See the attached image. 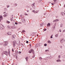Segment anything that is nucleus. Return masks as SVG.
Wrapping results in <instances>:
<instances>
[{"label":"nucleus","instance_id":"nucleus-41","mask_svg":"<svg viewBox=\"0 0 65 65\" xmlns=\"http://www.w3.org/2000/svg\"><path fill=\"white\" fill-rule=\"evenodd\" d=\"M58 58H60V55L59 56Z\"/></svg>","mask_w":65,"mask_h":65},{"label":"nucleus","instance_id":"nucleus-36","mask_svg":"<svg viewBox=\"0 0 65 65\" xmlns=\"http://www.w3.org/2000/svg\"><path fill=\"white\" fill-rule=\"evenodd\" d=\"M19 54H21V52H20V51L19 52Z\"/></svg>","mask_w":65,"mask_h":65},{"label":"nucleus","instance_id":"nucleus-45","mask_svg":"<svg viewBox=\"0 0 65 65\" xmlns=\"http://www.w3.org/2000/svg\"><path fill=\"white\" fill-rule=\"evenodd\" d=\"M25 15H28L27 14H25Z\"/></svg>","mask_w":65,"mask_h":65},{"label":"nucleus","instance_id":"nucleus-24","mask_svg":"<svg viewBox=\"0 0 65 65\" xmlns=\"http://www.w3.org/2000/svg\"><path fill=\"white\" fill-rule=\"evenodd\" d=\"M39 59L40 60H42V58L41 57H40Z\"/></svg>","mask_w":65,"mask_h":65},{"label":"nucleus","instance_id":"nucleus-60","mask_svg":"<svg viewBox=\"0 0 65 65\" xmlns=\"http://www.w3.org/2000/svg\"><path fill=\"white\" fill-rule=\"evenodd\" d=\"M53 35H51V36H52V37H53Z\"/></svg>","mask_w":65,"mask_h":65},{"label":"nucleus","instance_id":"nucleus-39","mask_svg":"<svg viewBox=\"0 0 65 65\" xmlns=\"http://www.w3.org/2000/svg\"><path fill=\"white\" fill-rule=\"evenodd\" d=\"M9 7V5H8L7 6V8H8V7Z\"/></svg>","mask_w":65,"mask_h":65},{"label":"nucleus","instance_id":"nucleus-61","mask_svg":"<svg viewBox=\"0 0 65 65\" xmlns=\"http://www.w3.org/2000/svg\"><path fill=\"white\" fill-rule=\"evenodd\" d=\"M55 21L56 22H57V20H55Z\"/></svg>","mask_w":65,"mask_h":65},{"label":"nucleus","instance_id":"nucleus-47","mask_svg":"<svg viewBox=\"0 0 65 65\" xmlns=\"http://www.w3.org/2000/svg\"><path fill=\"white\" fill-rule=\"evenodd\" d=\"M9 54H10V51H9Z\"/></svg>","mask_w":65,"mask_h":65},{"label":"nucleus","instance_id":"nucleus-31","mask_svg":"<svg viewBox=\"0 0 65 65\" xmlns=\"http://www.w3.org/2000/svg\"><path fill=\"white\" fill-rule=\"evenodd\" d=\"M46 13H44V15H46Z\"/></svg>","mask_w":65,"mask_h":65},{"label":"nucleus","instance_id":"nucleus-57","mask_svg":"<svg viewBox=\"0 0 65 65\" xmlns=\"http://www.w3.org/2000/svg\"><path fill=\"white\" fill-rule=\"evenodd\" d=\"M62 61H65V60H64V59H62Z\"/></svg>","mask_w":65,"mask_h":65},{"label":"nucleus","instance_id":"nucleus-62","mask_svg":"<svg viewBox=\"0 0 65 65\" xmlns=\"http://www.w3.org/2000/svg\"><path fill=\"white\" fill-rule=\"evenodd\" d=\"M55 28V26H54V27L53 28Z\"/></svg>","mask_w":65,"mask_h":65},{"label":"nucleus","instance_id":"nucleus-9","mask_svg":"<svg viewBox=\"0 0 65 65\" xmlns=\"http://www.w3.org/2000/svg\"><path fill=\"white\" fill-rule=\"evenodd\" d=\"M39 45V44H37L36 45V47H37Z\"/></svg>","mask_w":65,"mask_h":65},{"label":"nucleus","instance_id":"nucleus-53","mask_svg":"<svg viewBox=\"0 0 65 65\" xmlns=\"http://www.w3.org/2000/svg\"><path fill=\"white\" fill-rule=\"evenodd\" d=\"M50 38H53V37L52 36H51Z\"/></svg>","mask_w":65,"mask_h":65},{"label":"nucleus","instance_id":"nucleus-2","mask_svg":"<svg viewBox=\"0 0 65 65\" xmlns=\"http://www.w3.org/2000/svg\"><path fill=\"white\" fill-rule=\"evenodd\" d=\"M32 52V53H33V54H34V50H33L32 49H31L29 51V53H31V52Z\"/></svg>","mask_w":65,"mask_h":65},{"label":"nucleus","instance_id":"nucleus-37","mask_svg":"<svg viewBox=\"0 0 65 65\" xmlns=\"http://www.w3.org/2000/svg\"><path fill=\"white\" fill-rule=\"evenodd\" d=\"M45 51H46H46H49V50H45Z\"/></svg>","mask_w":65,"mask_h":65},{"label":"nucleus","instance_id":"nucleus-22","mask_svg":"<svg viewBox=\"0 0 65 65\" xmlns=\"http://www.w3.org/2000/svg\"><path fill=\"white\" fill-rule=\"evenodd\" d=\"M6 23H10V22L8 21H6Z\"/></svg>","mask_w":65,"mask_h":65},{"label":"nucleus","instance_id":"nucleus-13","mask_svg":"<svg viewBox=\"0 0 65 65\" xmlns=\"http://www.w3.org/2000/svg\"><path fill=\"white\" fill-rule=\"evenodd\" d=\"M58 34H56L55 35V37H58Z\"/></svg>","mask_w":65,"mask_h":65},{"label":"nucleus","instance_id":"nucleus-16","mask_svg":"<svg viewBox=\"0 0 65 65\" xmlns=\"http://www.w3.org/2000/svg\"><path fill=\"white\" fill-rule=\"evenodd\" d=\"M25 59L26 61H28V57H26L25 58Z\"/></svg>","mask_w":65,"mask_h":65},{"label":"nucleus","instance_id":"nucleus-32","mask_svg":"<svg viewBox=\"0 0 65 65\" xmlns=\"http://www.w3.org/2000/svg\"><path fill=\"white\" fill-rule=\"evenodd\" d=\"M58 62H61V60L59 59L58 60Z\"/></svg>","mask_w":65,"mask_h":65},{"label":"nucleus","instance_id":"nucleus-30","mask_svg":"<svg viewBox=\"0 0 65 65\" xmlns=\"http://www.w3.org/2000/svg\"><path fill=\"white\" fill-rule=\"evenodd\" d=\"M15 24L16 25H18V23H17V22H15Z\"/></svg>","mask_w":65,"mask_h":65},{"label":"nucleus","instance_id":"nucleus-34","mask_svg":"<svg viewBox=\"0 0 65 65\" xmlns=\"http://www.w3.org/2000/svg\"><path fill=\"white\" fill-rule=\"evenodd\" d=\"M12 52H14V51L13 50V48L12 49Z\"/></svg>","mask_w":65,"mask_h":65},{"label":"nucleus","instance_id":"nucleus-40","mask_svg":"<svg viewBox=\"0 0 65 65\" xmlns=\"http://www.w3.org/2000/svg\"><path fill=\"white\" fill-rule=\"evenodd\" d=\"M61 13L62 14H63V13H63V12H61Z\"/></svg>","mask_w":65,"mask_h":65},{"label":"nucleus","instance_id":"nucleus-26","mask_svg":"<svg viewBox=\"0 0 65 65\" xmlns=\"http://www.w3.org/2000/svg\"><path fill=\"white\" fill-rule=\"evenodd\" d=\"M50 23H48L47 24V26H50Z\"/></svg>","mask_w":65,"mask_h":65},{"label":"nucleus","instance_id":"nucleus-43","mask_svg":"<svg viewBox=\"0 0 65 65\" xmlns=\"http://www.w3.org/2000/svg\"><path fill=\"white\" fill-rule=\"evenodd\" d=\"M27 12H29V10H27Z\"/></svg>","mask_w":65,"mask_h":65},{"label":"nucleus","instance_id":"nucleus-7","mask_svg":"<svg viewBox=\"0 0 65 65\" xmlns=\"http://www.w3.org/2000/svg\"><path fill=\"white\" fill-rule=\"evenodd\" d=\"M22 22L23 23L25 22V19H22Z\"/></svg>","mask_w":65,"mask_h":65},{"label":"nucleus","instance_id":"nucleus-59","mask_svg":"<svg viewBox=\"0 0 65 65\" xmlns=\"http://www.w3.org/2000/svg\"><path fill=\"white\" fill-rule=\"evenodd\" d=\"M30 46H31V44H30Z\"/></svg>","mask_w":65,"mask_h":65},{"label":"nucleus","instance_id":"nucleus-8","mask_svg":"<svg viewBox=\"0 0 65 65\" xmlns=\"http://www.w3.org/2000/svg\"><path fill=\"white\" fill-rule=\"evenodd\" d=\"M8 15L7 13H6V14H5L4 15V17H6Z\"/></svg>","mask_w":65,"mask_h":65},{"label":"nucleus","instance_id":"nucleus-23","mask_svg":"<svg viewBox=\"0 0 65 65\" xmlns=\"http://www.w3.org/2000/svg\"><path fill=\"white\" fill-rule=\"evenodd\" d=\"M44 45L45 46H46L47 45V44H44Z\"/></svg>","mask_w":65,"mask_h":65},{"label":"nucleus","instance_id":"nucleus-28","mask_svg":"<svg viewBox=\"0 0 65 65\" xmlns=\"http://www.w3.org/2000/svg\"><path fill=\"white\" fill-rule=\"evenodd\" d=\"M25 32V30H22V32H23V33H24Z\"/></svg>","mask_w":65,"mask_h":65},{"label":"nucleus","instance_id":"nucleus-6","mask_svg":"<svg viewBox=\"0 0 65 65\" xmlns=\"http://www.w3.org/2000/svg\"><path fill=\"white\" fill-rule=\"evenodd\" d=\"M2 18H3V17H2L1 15L0 16V19H2ZM1 20H2V19H0V22L1 21Z\"/></svg>","mask_w":65,"mask_h":65},{"label":"nucleus","instance_id":"nucleus-56","mask_svg":"<svg viewBox=\"0 0 65 65\" xmlns=\"http://www.w3.org/2000/svg\"><path fill=\"white\" fill-rule=\"evenodd\" d=\"M0 45H2V43H0Z\"/></svg>","mask_w":65,"mask_h":65},{"label":"nucleus","instance_id":"nucleus-50","mask_svg":"<svg viewBox=\"0 0 65 65\" xmlns=\"http://www.w3.org/2000/svg\"><path fill=\"white\" fill-rule=\"evenodd\" d=\"M59 31L60 32H61V29H60L59 30Z\"/></svg>","mask_w":65,"mask_h":65},{"label":"nucleus","instance_id":"nucleus-17","mask_svg":"<svg viewBox=\"0 0 65 65\" xmlns=\"http://www.w3.org/2000/svg\"><path fill=\"white\" fill-rule=\"evenodd\" d=\"M4 42H6V44L7 45V44H8V42H5V41Z\"/></svg>","mask_w":65,"mask_h":65},{"label":"nucleus","instance_id":"nucleus-15","mask_svg":"<svg viewBox=\"0 0 65 65\" xmlns=\"http://www.w3.org/2000/svg\"><path fill=\"white\" fill-rule=\"evenodd\" d=\"M47 42L48 43H51V41H48Z\"/></svg>","mask_w":65,"mask_h":65},{"label":"nucleus","instance_id":"nucleus-64","mask_svg":"<svg viewBox=\"0 0 65 65\" xmlns=\"http://www.w3.org/2000/svg\"><path fill=\"white\" fill-rule=\"evenodd\" d=\"M37 36H38V35H37Z\"/></svg>","mask_w":65,"mask_h":65},{"label":"nucleus","instance_id":"nucleus-58","mask_svg":"<svg viewBox=\"0 0 65 65\" xmlns=\"http://www.w3.org/2000/svg\"><path fill=\"white\" fill-rule=\"evenodd\" d=\"M44 31H46V29H44Z\"/></svg>","mask_w":65,"mask_h":65},{"label":"nucleus","instance_id":"nucleus-38","mask_svg":"<svg viewBox=\"0 0 65 65\" xmlns=\"http://www.w3.org/2000/svg\"><path fill=\"white\" fill-rule=\"evenodd\" d=\"M26 43H29V42H28V41H26Z\"/></svg>","mask_w":65,"mask_h":65},{"label":"nucleus","instance_id":"nucleus-48","mask_svg":"<svg viewBox=\"0 0 65 65\" xmlns=\"http://www.w3.org/2000/svg\"><path fill=\"white\" fill-rule=\"evenodd\" d=\"M35 57V56H33L32 57V58H34Z\"/></svg>","mask_w":65,"mask_h":65},{"label":"nucleus","instance_id":"nucleus-18","mask_svg":"<svg viewBox=\"0 0 65 65\" xmlns=\"http://www.w3.org/2000/svg\"><path fill=\"white\" fill-rule=\"evenodd\" d=\"M32 6L33 8H34V9H35V6H33V5H32Z\"/></svg>","mask_w":65,"mask_h":65},{"label":"nucleus","instance_id":"nucleus-29","mask_svg":"<svg viewBox=\"0 0 65 65\" xmlns=\"http://www.w3.org/2000/svg\"><path fill=\"white\" fill-rule=\"evenodd\" d=\"M6 45H7L6 44H4V46H6Z\"/></svg>","mask_w":65,"mask_h":65},{"label":"nucleus","instance_id":"nucleus-3","mask_svg":"<svg viewBox=\"0 0 65 65\" xmlns=\"http://www.w3.org/2000/svg\"><path fill=\"white\" fill-rule=\"evenodd\" d=\"M16 41H13V47H14L15 46V44H16Z\"/></svg>","mask_w":65,"mask_h":65},{"label":"nucleus","instance_id":"nucleus-51","mask_svg":"<svg viewBox=\"0 0 65 65\" xmlns=\"http://www.w3.org/2000/svg\"><path fill=\"white\" fill-rule=\"evenodd\" d=\"M56 62H59V60H56Z\"/></svg>","mask_w":65,"mask_h":65},{"label":"nucleus","instance_id":"nucleus-42","mask_svg":"<svg viewBox=\"0 0 65 65\" xmlns=\"http://www.w3.org/2000/svg\"><path fill=\"white\" fill-rule=\"evenodd\" d=\"M56 22V20H53V22Z\"/></svg>","mask_w":65,"mask_h":65},{"label":"nucleus","instance_id":"nucleus-5","mask_svg":"<svg viewBox=\"0 0 65 65\" xmlns=\"http://www.w3.org/2000/svg\"><path fill=\"white\" fill-rule=\"evenodd\" d=\"M7 34L8 35H11V32H7Z\"/></svg>","mask_w":65,"mask_h":65},{"label":"nucleus","instance_id":"nucleus-11","mask_svg":"<svg viewBox=\"0 0 65 65\" xmlns=\"http://www.w3.org/2000/svg\"><path fill=\"white\" fill-rule=\"evenodd\" d=\"M63 41H64V40L62 39L61 40V43H63Z\"/></svg>","mask_w":65,"mask_h":65},{"label":"nucleus","instance_id":"nucleus-54","mask_svg":"<svg viewBox=\"0 0 65 65\" xmlns=\"http://www.w3.org/2000/svg\"><path fill=\"white\" fill-rule=\"evenodd\" d=\"M6 13V12H5L3 13L4 14H5Z\"/></svg>","mask_w":65,"mask_h":65},{"label":"nucleus","instance_id":"nucleus-20","mask_svg":"<svg viewBox=\"0 0 65 65\" xmlns=\"http://www.w3.org/2000/svg\"><path fill=\"white\" fill-rule=\"evenodd\" d=\"M15 53L16 54H18V51H16Z\"/></svg>","mask_w":65,"mask_h":65},{"label":"nucleus","instance_id":"nucleus-4","mask_svg":"<svg viewBox=\"0 0 65 65\" xmlns=\"http://www.w3.org/2000/svg\"><path fill=\"white\" fill-rule=\"evenodd\" d=\"M15 35H12V40H14V38H15Z\"/></svg>","mask_w":65,"mask_h":65},{"label":"nucleus","instance_id":"nucleus-35","mask_svg":"<svg viewBox=\"0 0 65 65\" xmlns=\"http://www.w3.org/2000/svg\"><path fill=\"white\" fill-rule=\"evenodd\" d=\"M35 3H34L32 5H33V6H35Z\"/></svg>","mask_w":65,"mask_h":65},{"label":"nucleus","instance_id":"nucleus-12","mask_svg":"<svg viewBox=\"0 0 65 65\" xmlns=\"http://www.w3.org/2000/svg\"><path fill=\"white\" fill-rule=\"evenodd\" d=\"M17 5H18V4L16 3H15L14 4V6H17Z\"/></svg>","mask_w":65,"mask_h":65},{"label":"nucleus","instance_id":"nucleus-55","mask_svg":"<svg viewBox=\"0 0 65 65\" xmlns=\"http://www.w3.org/2000/svg\"><path fill=\"white\" fill-rule=\"evenodd\" d=\"M53 1H54L55 2H56V1H57V0H53Z\"/></svg>","mask_w":65,"mask_h":65},{"label":"nucleus","instance_id":"nucleus-10","mask_svg":"<svg viewBox=\"0 0 65 65\" xmlns=\"http://www.w3.org/2000/svg\"><path fill=\"white\" fill-rule=\"evenodd\" d=\"M43 23H41L40 24V27H42V26H43Z\"/></svg>","mask_w":65,"mask_h":65},{"label":"nucleus","instance_id":"nucleus-14","mask_svg":"<svg viewBox=\"0 0 65 65\" xmlns=\"http://www.w3.org/2000/svg\"><path fill=\"white\" fill-rule=\"evenodd\" d=\"M13 20V16L11 17V20L12 21Z\"/></svg>","mask_w":65,"mask_h":65},{"label":"nucleus","instance_id":"nucleus-44","mask_svg":"<svg viewBox=\"0 0 65 65\" xmlns=\"http://www.w3.org/2000/svg\"><path fill=\"white\" fill-rule=\"evenodd\" d=\"M65 29H64L63 31V32H65Z\"/></svg>","mask_w":65,"mask_h":65},{"label":"nucleus","instance_id":"nucleus-19","mask_svg":"<svg viewBox=\"0 0 65 65\" xmlns=\"http://www.w3.org/2000/svg\"><path fill=\"white\" fill-rule=\"evenodd\" d=\"M12 28H12V29H15V26H12Z\"/></svg>","mask_w":65,"mask_h":65},{"label":"nucleus","instance_id":"nucleus-25","mask_svg":"<svg viewBox=\"0 0 65 65\" xmlns=\"http://www.w3.org/2000/svg\"><path fill=\"white\" fill-rule=\"evenodd\" d=\"M0 29H1V30H2L3 29V28L2 27H0Z\"/></svg>","mask_w":65,"mask_h":65},{"label":"nucleus","instance_id":"nucleus-33","mask_svg":"<svg viewBox=\"0 0 65 65\" xmlns=\"http://www.w3.org/2000/svg\"><path fill=\"white\" fill-rule=\"evenodd\" d=\"M35 10H32V11L33 12H35Z\"/></svg>","mask_w":65,"mask_h":65},{"label":"nucleus","instance_id":"nucleus-63","mask_svg":"<svg viewBox=\"0 0 65 65\" xmlns=\"http://www.w3.org/2000/svg\"><path fill=\"white\" fill-rule=\"evenodd\" d=\"M64 7H65V4L64 5Z\"/></svg>","mask_w":65,"mask_h":65},{"label":"nucleus","instance_id":"nucleus-46","mask_svg":"<svg viewBox=\"0 0 65 65\" xmlns=\"http://www.w3.org/2000/svg\"><path fill=\"white\" fill-rule=\"evenodd\" d=\"M51 4H52V5H54V3H51Z\"/></svg>","mask_w":65,"mask_h":65},{"label":"nucleus","instance_id":"nucleus-49","mask_svg":"<svg viewBox=\"0 0 65 65\" xmlns=\"http://www.w3.org/2000/svg\"><path fill=\"white\" fill-rule=\"evenodd\" d=\"M49 55H50V56H49V57L50 58H51V55L50 54H49Z\"/></svg>","mask_w":65,"mask_h":65},{"label":"nucleus","instance_id":"nucleus-27","mask_svg":"<svg viewBox=\"0 0 65 65\" xmlns=\"http://www.w3.org/2000/svg\"><path fill=\"white\" fill-rule=\"evenodd\" d=\"M37 11H35L34 13H37Z\"/></svg>","mask_w":65,"mask_h":65},{"label":"nucleus","instance_id":"nucleus-52","mask_svg":"<svg viewBox=\"0 0 65 65\" xmlns=\"http://www.w3.org/2000/svg\"><path fill=\"white\" fill-rule=\"evenodd\" d=\"M56 20H57V21H59V19H57Z\"/></svg>","mask_w":65,"mask_h":65},{"label":"nucleus","instance_id":"nucleus-21","mask_svg":"<svg viewBox=\"0 0 65 65\" xmlns=\"http://www.w3.org/2000/svg\"><path fill=\"white\" fill-rule=\"evenodd\" d=\"M62 24H60V27H62L63 26L62 25Z\"/></svg>","mask_w":65,"mask_h":65},{"label":"nucleus","instance_id":"nucleus-1","mask_svg":"<svg viewBox=\"0 0 65 65\" xmlns=\"http://www.w3.org/2000/svg\"><path fill=\"white\" fill-rule=\"evenodd\" d=\"M8 52H7V51L4 52L2 53V55L5 54L6 56H8Z\"/></svg>","mask_w":65,"mask_h":65}]
</instances>
